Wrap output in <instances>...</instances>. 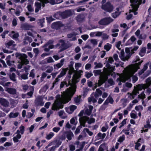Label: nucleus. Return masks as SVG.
Listing matches in <instances>:
<instances>
[{
  "instance_id": "1",
  "label": "nucleus",
  "mask_w": 151,
  "mask_h": 151,
  "mask_svg": "<svg viewBox=\"0 0 151 151\" xmlns=\"http://www.w3.org/2000/svg\"><path fill=\"white\" fill-rule=\"evenodd\" d=\"M140 59L139 57H136V60H134L133 61V62L135 63L129 65L128 67L126 68L124 73L121 75L117 79V81H119L118 83L119 85L120 86L122 85L121 82L123 83L125 82L126 81L130 79L132 75L137 71L138 69L139 68V65L143 62V61L142 60L138 63L137 62Z\"/></svg>"
},
{
  "instance_id": "2",
  "label": "nucleus",
  "mask_w": 151,
  "mask_h": 151,
  "mask_svg": "<svg viewBox=\"0 0 151 151\" xmlns=\"http://www.w3.org/2000/svg\"><path fill=\"white\" fill-rule=\"evenodd\" d=\"M72 96L69 95L65 91L63 92L61 97L56 99L53 104L52 109L54 110H57L63 108V104H64L68 102L71 100Z\"/></svg>"
},
{
  "instance_id": "3",
  "label": "nucleus",
  "mask_w": 151,
  "mask_h": 151,
  "mask_svg": "<svg viewBox=\"0 0 151 151\" xmlns=\"http://www.w3.org/2000/svg\"><path fill=\"white\" fill-rule=\"evenodd\" d=\"M142 1V0H130L131 3L132 9L129 10V14L127 17V19H129L132 17V14H131V12L133 13L135 15H136L138 13L136 11L137 10L139 5L141 4Z\"/></svg>"
},
{
  "instance_id": "4",
  "label": "nucleus",
  "mask_w": 151,
  "mask_h": 151,
  "mask_svg": "<svg viewBox=\"0 0 151 151\" xmlns=\"http://www.w3.org/2000/svg\"><path fill=\"white\" fill-rule=\"evenodd\" d=\"M79 78L77 76H75L73 78L72 81H69V85L70 86L65 91L72 96L76 91V84L79 81Z\"/></svg>"
},
{
  "instance_id": "5",
  "label": "nucleus",
  "mask_w": 151,
  "mask_h": 151,
  "mask_svg": "<svg viewBox=\"0 0 151 151\" xmlns=\"http://www.w3.org/2000/svg\"><path fill=\"white\" fill-rule=\"evenodd\" d=\"M106 1L107 0H102L101 8L106 12H111L114 9V6L110 1L106 2Z\"/></svg>"
},
{
  "instance_id": "6",
  "label": "nucleus",
  "mask_w": 151,
  "mask_h": 151,
  "mask_svg": "<svg viewBox=\"0 0 151 151\" xmlns=\"http://www.w3.org/2000/svg\"><path fill=\"white\" fill-rule=\"evenodd\" d=\"M59 42V43H58L55 46L56 48L59 47V48L60 49V52L62 51L72 45V44L70 42L66 43L65 41L63 40H60Z\"/></svg>"
},
{
  "instance_id": "7",
  "label": "nucleus",
  "mask_w": 151,
  "mask_h": 151,
  "mask_svg": "<svg viewBox=\"0 0 151 151\" xmlns=\"http://www.w3.org/2000/svg\"><path fill=\"white\" fill-rule=\"evenodd\" d=\"M95 121V119L94 118H89L88 117L85 116L81 117L79 119V121L81 125L84 127L86 126L85 124L87 121L88 124H91L92 123H94Z\"/></svg>"
},
{
  "instance_id": "8",
  "label": "nucleus",
  "mask_w": 151,
  "mask_h": 151,
  "mask_svg": "<svg viewBox=\"0 0 151 151\" xmlns=\"http://www.w3.org/2000/svg\"><path fill=\"white\" fill-rule=\"evenodd\" d=\"M106 68H104L103 69V71L105 76L108 77V76L111 75L112 76L113 73H112L114 71L115 69V66H111L109 63H107L106 65Z\"/></svg>"
},
{
  "instance_id": "9",
  "label": "nucleus",
  "mask_w": 151,
  "mask_h": 151,
  "mask_svg": "<svg viewBox=\"0 0 151 151\" xmlns=\"http://www.w3.org/2000/svg\"><path fill=\"white\" fill-rule=\"evenodd\" d=\"M16 56L20 59L23 64L27 65L29 63V61L27 59V56L26 54L18 53L16 54Z\"/></svg>"
},
{
  "instance_id": "10",
  "label": "nucleus",
  "mask_w": 151,
  "mask_h": 151,
  "mask_svg": "<svg viewBox=\"0 0 151 151\" xmlns=\"http://www.w3.org/2000/svg\"><path fill=\"white\" fill-rule=\"evenodd\" d=\"M114 20L110 17H106L101 19L99 22L101 25L106 26L112 22Z\"/></svg>"
},
{
  "instance_id": "11",
  "label": "nucleus",
  "mask_w": 151,
  "mask_h": 151,
  "mask_svg": "<svg viewBox=\"0 0 151 151\" xmlns=\"http://www.w3.org/2000/svg\"><path fill=\"white\" fill-rule=\"evenodd\" d=\"M131 54H127L125 55L124 52L123 50H122L119 55L120 59L123 61H125L128 60L131 56Z\"/></svg>"
},
{
  "instance_id": "12",
  "label": "nucleus",
  "mask_w": 151,
  "mask_h": 151,
  "mask_svg": "<svg viewBox=\"0 0 151 151\" xmlns=\"http://www.w3.org/2000/svg\"><path fill=\"white\" fill-rule=\"evenodd\" d=\"M64 26V25L61 22H57L52 23L51 27L53 29L57 30Z\"/></svg>"
},
{
  "instance_id": "13",
  "label": "nucleus",
  "mask_w": 151,
  "mask_h": 151,
  "mask_svg": "<svg viewBox=\"0 0 151 151\" xmlns=\"http://www.w3.org/2000/svg\"><path fill=\"white\" fill-rule=\"evenodd\" d=\"M108 78V77L106 76H105L104 74L102 73L100 76L99 77V80L98 82V87L101 86L105 81H106Z\"/></svg>"
},
{
  "instance_id": "14",
  "label": "nucleus",
  "mask_w": 151,
  "mask_h": 151,
  "mask_svg": "<svg viewBox=\"0 0 151 151\" xmlns=\"http://www.w3.org/2000/svg\"><path fill=\"white\" fill-rule=\"evenodd\" d=\"M42 2L45 3H49L50 4L53 5L56 4H59L63 1V0H41Z\"/></svg>"
},
{
  "instance_id": "15",
  "label": "nucleus",
  "mask_w": 151,
  "mask_h": 151,
  "mask_svg": "<svg viewBox=\"0 0 151 151\" xmlns=\"http://www.w3.org/2000/svg\"><path fill=\"white\" fill-rule=\"evenodd\" d=\"M61 18L65 19L71 15L72 13L70 10H66L63 12H60Z\"/></svg>"
},
{
  "instance_id": "16",
  "label": "nucleus",
  "mask_w": 151,
  "mask_h": 151,
  "mask_svg": "<svg viewBox=\"0 0 151 151\" xmlns=\"http://www.w3.org/2000/svg\"><path fill=\"white\" fill-rule=\"evenodd\" d=\"M5 91L10 94L16 95L17 93V90L14 88L7 87L6 88Z\"/></svg>"
},
{
  "instance_id": "17",
  "label": "nucleus",
  "mask_w": 151,
  "mask_h": 151,
  "mask_svg": "<svg viewBox=\"0 0 151 151\" xmlns=\"http://www.w3.org/2000/svg\"><path fill=\"white\" fill-rule=\"evenodd\" d=\"M77 106H76L72 105L69 106V107L66 108V111L69 114L72 113L76 109Z\"/></svg>"
},
{
  "instance_id": "18",
  "label": "nucleus",
  "mask_w": 151,
  "mask_h": 151,
  "mask_svg": "<svg viewBox=\"0 0 151 151\" xmlns=\"http://www.w3.org/2000/svg\"><path fill=\"white\" fill-rule=\"evenodd\" d=\"M0 103L5 107L9 106V102L6 99L3 98H0Z\"/></svg>"
},
{
  "instance_id": "19",
  "label": "nucleus",
  "mask_w": 151,
  "mask_h": 151,
  "mask_svg": "<svg viewBox=\"0 0 151 151\" xmlns=\"http://www.w3.org/2000/svg\"><path fill=\"white\" fill-rule=\"evenodd\" d=\"M77 35V34H76L74 32H73L68 34L67 35V37L68 38L70 39V41H75L77 39L76 37V35Z\"/></svg>"
},
{
  "instance_id": "20",
  "label": "nucleus",
  "mask_w": 151,
  "mask_h": 151,
  "mask_svg": "<svg viewBox=\"0 0 151 151\" xmlns=\"http://www.w3.org/2000/svg\"><path fill=\"white\" fill-rule=\"evenodd\" d=\"M88 108H85V114L89 116L91 113L93 109V107L91 105H89L88 106Z\"/></svg>"
},
{
  "instance_id": "21",
  "label": "nucleus",
  "mask_w": 151,
  "mask_h": 151,
  "mask_svg": "<svg viewBox=\"0 0 151 151\" xmlns=\"http://www.w3.org/2000/svg\"><path fill=\"white\" fill-rule=\"evenodd\" d=\"M64 61L65 59H62L60 60V63L54 65L53 66L54 69H58L61 68L63 65Z\"/></svg>"
},
{
  "instance_id": "22",
  "label": "nucleus",
  "mask_w": 151,
  "mask_h": 151,
  "mask_svg": "<svg viewBox=\"0 0 151 151\" xmlns=\"http://www.w3.org/2000/svg\"><path fill=\"white\" fill-rule=\"evenodd\" d=\"M46 62H45L44 60H43L40 63V64H44L46 63H53L54 62L53 59L51 57H48L46 58Z\"/></svg>"
},
{
  "instance_id": "23",
  "label": "nucleus",
  "mask_w": 151,
  "mask_h": 151,
  "mask_svg": "<svg viewBox=\"0 0 151 151\" xmlns=\"http://www.w3.org/2000/svg\"><path fill=\"white\" fill-rule=\"evenodd\" d=\"M21 27L24 29L28 30L33 27V26L29 24L24 23L22 25Z\"/></svg>"
},
{
  "instance_id": "24",
  "label": "nucleus",
  "mask_w": 151,
  "mask_h": 151,
  "mask_svg": "<svg viewBox=\"0 0 151 151\" xmlns=\"http://www.w3.org/2000/svg\"><path fill=\"white\" fill-rule=\"evenodd\" d=\"M101 88H99L96 89V91L94 93V96L95 98H97L99 97L102 94V92L100 89Z\"/></svg>"
},
{
  "instance_id": "25",
  "label": "nucleus",
  "mask_w": 151,
  "mask_h": 151,
  "mask_svg": "<svg viewBox=\"0 0 151 151\" xmlns=\"http://www.w3.org/2000/svg\"><path fill=\"white\" fill-rule=\"evenodd\" d=\"M35 105L37 106H42L44 104V102H43L42 100V99L39 98H37L35 101Z\"/></svg>"
},
{
  "instance_id": "26",
  "label": "nucleus",
  "mask_w": 151,
  "mask_h": 151,
  "mask_svg": "<svg viewBox=\"0 0 151 151\" xmlns=\"http://www.w3.org/2000/svg\"><path fill=\"white\" fill-rule=\"evenodd\" d=\"M146 83L144 84L146 88H148L151 85V77H149L145 80Z\"/></svg>"
},
{
  "instance_id": "27",
  "label": "nucleus",
  "mask_w": 151,
  "mask_h": 151,
  "mask_svg": "<svg viewBox=\"0 0 151 151\" xmlns=\"http://www.w3.org/2000/svg\"><path fill=\"white\" fill-rule=\"evenodd\" d=\"M10 56H8L6 58V63L7 64L10 66H12L14 65V63L15 61L14 60L12 61L10 60Z\"/></svg>"
},
{
  "instance_id": "28",
  "label": "nucleus",
  "mask_w": 151,
  "mask_h": 151,
  "mask_svg": "<svg viewBox=\"0 0 151 151\" xmlns=\"http://www.w3.org/2000/svg\"><path fill=\"white\" fill-rule=\"evenodd\" d=\"M68 70V68H63L61 71L60 74L58 76V78H61L64 76L66 73L67 71Z\"/></svg>"
},
{
  "instance_id": "29",
  "label": "nucleus",
  "mask_w": 151,
  "mask_h": 151,
  "mask_svg": "<svg viewBox=\"0 0 151 151\" xmlns=\"http://www.w3.org/2000/svg\"><path fill=\"white\" fill-rule=\"evenodd\" d=\"M35 5L36 7L35 9V12L37 13L40 9L41 7V3L36 2L35 3Z\"/></svg>"
},
{
  "instance_id": "30",
  "label": "nucleus",
  "mask_w": 151,
  "mask_h": 151,
  "mask_svg": "<svg viewBox=\"0 0 151 151\" xmlns=\"http://www.w3.org/2000/svg\"><path fill=\"white\" fill-rule=\"evenodd\" d=\"M45 19L44 18H43L39 19L37 20V24H39L41 27H43L44 26L43 24L45 22Z\"/></svg>"
},
{
  "instance_id": "31",
  "label": "nucleus",
  "mask_w": 151,
  "mask_h": 151,
  "mask_svg": "<svg viewBox=\"0 0 151 151\" xmlns=\"http://www.w3.org/2000/svg\"><path fill=\"white\" fill-rule=\"evenodd\" d=\"M135 35L139 39H143L146 38V36L144 38L141 34H140V31L139 29H137L135 33Z\"/></svg>"
},
{
  "instance_id": "32",
  "label": "nucleus",
  "mask_w": 151,
  "mask_h": 151,
  "mask_svg": "<svg viewBox=\"0 0 151 151\" xmlns=\"http://www.w3.org/2000/svg\"><path fill=\"white\" fill-rule=\"evenodd\" d=\"M93 73L95 76H97L99 75H100L99 77H100V76L102 74V73H104V71H103V72H102L101 70H93Z\"/></svg>"
},
{
  "instance_id": "33",
  "label": "nucleus",
  "mask_w": 151,
  "mask_h": 151,
  "mask_svg": "<svg viewBox=\"0 0 151 151\" xmlns=\"http://www.w3.org/2000/svg\"><path fill=\"white\" fill-rule=\"evenodd\" d=\"M135 87L138 90V91H139L142 90V89L146 88L144 84H138Z\"/></svg>"
},
{
  "instance_id": "34",
  "label": "nucleus",
  "mask_w": 151,
  "mask_h": 151,
  "mask_svg": "<svg viewBox=\"0 0 151 151\" xmlns=\"http://www.w3.org/2000/svg\"><path fill=\"white\" fill-rule=\"evenodd\" d=\"M73 133L71 131L67 132V137L69 140L72 139V137H73Z\"/></svg>"
},
{
  "instance_id": "35",
  "label": "nucleus",
  "mask_w": 151,
  "mask_h": 151,
  "mask_svg": "<svg viewBox=\"0 0 151 151\" xmlns=\"http://www.w3.org/2000/svg\"><path fill=\"white\" fill-rule=\"evenodd\" d=\"M106 134L105 133H102L101 132H99L97 134V137L99 139H103L105 137Z\"/></svg>"
},
{
  "instance_id": "36",
  "label": "nucleus",
  "mask_w": 151,
  "mask_h": 151,
  "mask_svg": "<svg viewBox=\"0 0 151 151\" xmlns=\"http://www.w3.org/2000/svg\"><path fill=\"white\" fill-rule=\"evenodd\" d=\"M21 137L20 134H17L13 138L14 142L15 143L18 142L19 141V139H20Z\"/></svg>"
},
{
  "instance_id": "37",
  "label": "nucleus",
  "mask_w": 151,
  "mask_h": 151,
  "mask_svg": "<svg viewBox=\"0 0 151 151\" xmlns=\"http://www.w3.org/2000/svg\"><path fill=\"white\" fill-rule=\"evenodd\" d=\"M112 45L109 43H107L104 46V49L107 51H109L111 48Z\"/></svg>"
},
{
  "instance_id": "38",
  "label": "nucleus",
  "mask_w": 151,
  "mask_h": 151,
  "mask_svg": "<svg viewBox=\"0 0 151 151\" xmlns=\"http://www.w3.org/2000/svg\"><path fill=\"white\" fill-rule=\"evenodd\" d=\"M54 135V134L53 132H50L46 135V138L47 140H49L52 138Z\"/></svg>"
},
{
  "instance_id": "39",
  "label": "nucleus",
  "mask_w": 151,
  "mask_h": 151,
  "mask_svg": "<svg viewBox=\"0 0 151 151\" xmlns=\"http://www.w3.org/2000/svg\"><path fill=\"white\" fill-rule=\"evenodd\" d=\"M19 114V112H16L15 113H13L11 112L9 115V118H15L17 117Z\"/></svg>"
},
{
  "instance_id": "40",
  "label": "nucleus",
  "mask_w": 151,
  "mask_h": 151,
  "mask_svg": "<svg viewBox=\"0 0 151 151\" xmlns=\"http://www.w3.org/2000/svg\"><path fill=\"white\" fill-rule=\"evenodd\" d=\"M130 116L132 118L135 119L137 118L136 112L134 111H132L130 114Z\"/></svg>"
},
{
  "instance_id": "41",
  "label": "nucleus",
  "mask_w": 151,
  "mask_h": 151,
  "mask_svg": "<svg viewBox=\"0 0 151 151\" xmlns=\"http://www.w3.org/2000/svg\"><path fill=\"white\" fill-rule=\"evenodd\" d=\"M46 68L47 69V70L45 72L47 73H50L53 70V67L50 66H47L46 67Z\"/></svg>"
},
{
  "instance_id": "42",
  "label": "nucleus",
  "mask_w": 151,
  "mask_h": 151,
  "mask_svg": "<svg viewBox=\"0 0 151 151\" xmlns=\"http://www.w3.org/2000/svg\"><path fill=\"white\" fill-rule=\"evenodd\" d=\"M147 64H145L143 68L139 72V75H142L147 69Z\"/></svg>"
},
{
  "instance_id": "43",
  "label": "nucleus",
  "mask_w": 151,
  "mask_h": 151,
  "mask_svg": "<svg viewBox=\"0 0 151 151\" xmlns=\"http://www.w3.org/2000/svg\"><path fill=\"white\" fill-rule=\"evenodd\" d=\"M86 132L88 133L90 136H91L93 134L92 132L90 131L89 129L87 128H84L82 132L83 133H86Z\"/></svg>"
},
{
  "instance_id": "44",
  "label": "nucleus",
  "mask_w": 151,
  "mask_h": 151,
  "mask_svg": "<svg viewBox=\"0 0 151 151\" xmlns=\"http://www.w3.org/2000/svg\"><path fill=\"white\" fill-rule=\"evenodd\" d=\"M68 73L69 75H71L75 71L73 67V65H71L69 66V68Z\"/></svg>"
},
{
  "instance_id": "45",
  "label": "nucleus",
  "mask_w": 151,
  "mask_h": 151,
  "mask_svg": "<svg viewBox=\"0 0 151 151\" xmlns=\"http://www.w3.org/2000/svg\"><path fill=\"white\" fill-rule=\"evenodd\" d=\"M94 64L95 65L94 68H101L103 66V65L101 63H97L96 62H95Z\"/></svg>"
},
{
  "instance_id": "46",
  "label": "nucleus",
  "mask_w": 151,
  "mask_h": 151,
  "mask_svg": "<svg viewBox=\"0 0 151 151\" xmlns=\"http://www.w3.org/2000/svg\"><path fill=\"white\" fill-rule=\"evenodd\" d=\"M34 90V88L33 87H32V90L31 91H29V92H28L27 94V96H29V98L32 97V96L33 94V91Z\"/></svg>"
},
{
  "instance_id": "47",
  "label": "nucleus",
  "mask_w": 151,
  "mask_h": 151,
  "mask_svg": "<svg viewBox=\"0 0 151 151\" xmlns=\"http://www.w3.org/2000/svg\"><path fill=\"white\" fill-rule=\"evenodd\" d=\"M82 126H83L81 124L80 125L78 126L77 127L75 132V135H77L80 133V130L82 128Z\"/></svg>"
},
{
  "instance_id": "48",
  "label": "nucleus",
  "mask_w": 151,
  "mask_h": 151,
  "mask_svg": "<svg viewBox=\"0 0 151 151\" xmlns=\"http://www.w3.org/2000/svg\"><path fill=\"white\" fill-rule=\"evenodd\" d=\"M10 79L13 81H16V75L15 73H13L12 74H11L9 76Z\"/></svg>"
},
{
  "instance_id": "49",
  "label": "nucleus",
  "mask_w": 151,
  "mask_h": 151,
  "mask_svg": "<svg viewBox=\"0 0 151 151\" xmlns=\"http://www.w3.org/2000/svg\"><path fill=\"white\" fill-rule=\"evenodd\" d=\"M47 72H43L40 78L41 81H43L44 79L47 76Z\"/></svg>"
},
{
  "instance_id": "50",
  "label": "nucleus",
  "mask_w": 151,
  "mask_h": 151,
  "mask_svg": "<svg viewBox=\"0 0 151 151\" xmlns=\"http://www.w3.org/2000/svg\"><path fill=\"white\" fill-rule=\"evenodd\" d=\"M146 48L145 47H143L142 48L139 52V54L141 56H143L145 53Z\"/></svg>"
},
{
  "instance_id": "51",
  "label": "nucleus",
  "mask_w": 151,
  "mask_h": 151,
  "mask_svg": "<svg viewBox=\"0 0 151 151\" xmlns=\"http://www.w3.org/2000/svg\"><path fill=\"white\" fill-rule=\"evenodd\" d=\"M109 35H108L106 33H104L103 32L102 36V38L103 40H107L109 39Z\"/></svg>"
},
{
  "instance_id": "52",
  "label": "nucleus",
  "mask_w": 151,
  "mask_h": 151,
  "mask_svg": "<svg viewBox=\"0 0 151 151\" xmlns=\"http://www.w3.org/2000/svg\"><path fill=\"white\" fill-rule=\"evenodd\" d=\"M92 73L91 72H86L85 76L87 78H89L93 76Z\"/></svg>"
},
{
  "instance_id": "53",
  "label": "nucleus",
  "mask_w": 151,
  "mask_h": 151,
  "mask_svg": "<svg viewBox=\"0 0 151 151\" xmlns=\"http://www.w3.org/2000/svg\"><path fill=\"white\" fill-rule=\"evenodd\" d=\"M54 42V41L52 40H50L48 41L43 46V47H47L48 45H52Z\"/></svg>"
},
{
  "instance_id": "54",
  "label": "nucleus",
  "mask_w": 151,
  "mask_h": 151,
  "mask_svg": "<svg viewBox=\"0 0 151 151\" xmlns=\"http://www.w3.org/2000/svg\"><path fill=\"white\" fill-rule=\"evenodd\" d=\"M14 42L13 41L11 40L6 43V46L8 47L9 46H12V45L15 46V45L14 44Z\"/></svg>"
},
{
  "instance_id": "55",
  "label": "nucleus",
  "mask_w": 151,
  "mask_h": 151,
  "mask_svg": "<svg viewBox=\"0 0 151 151\" xmlns=\"http://www.w3.org/2000/svg\"><path fill=\"white\" fill-rule=\"evenodd\" d=\"M77 120V118L76 117L72 118L70 120V122L72 124H73L76 125L77 124V123L76 122V121Z\"/></svg>"
},
{
  "instance_id": "56",
  "label": "nucleus",
  "mask_w": 151,
  "mask_h": 151,
  "mask_svg": "<svg viewBox=\"0 0 151 151\" xmlns=\"http://www.w3.org/2000/svg\"><path fill=\"white\" fill-rule=\"evenodd\" d=\"M138 97L141 99H144L145 98V95L143 92L138 96Z\"/></svg>"
},
{
  "instance_id": "57",
  "label": "nucleus",
  "mask_w": 151,
  "mask_h": 151,
  "mask_svg": "<svg viewBox=\"0 0 151 151\" xmlns=\"http://www.w3.org/2000/svg\"><path fill=\"white\" fill-rule=\"evenodd\" d=\"M54 17L57 19H60V18H61L60 12H58L55 14L54 15Z\"/></svg>"
},
{
  "instance_id": "58",
  "label": "nucleus",
  "mask_w": 151,
  "mask_h": 151,
  "mask_svg": "<svg viewBox=\"0 0 151 151\" xmlns=\"http://www.w3.org/2000/svg\"><path fill=\"white\" fill-rule=\"evenodd\" d=\"M121 41H119L116 42L115 44L117 48L119 50H121V48L120 47L121 46Z\"/></svg>"
},
{
  "instance_id": "59",
  "label": "nucleus",
  "mask_w": 151,
  "mask_h": 151,
  "mask_svg": "<svg viewBox=\"0 0 151 151\" xmlns=\"http://www.w3.org/2000/svg\"><path fill=\"white\" fill-rule=\"evenodd\" d=\"M144 127L146 128H150L151 127V125L150 123L149 120H148L146 122V124H145L144 126Z\"/></svg>"
},
{
  "instance_id": "60",
  "label": "nucleus",
  "mask_w": 151,
  "mask_h": 151,
  "mask_svg": "<svg viewBox=\"0 0 151 151\" xmlns=\"http://www.w3.org/2000/svg\"><path fill=\"white\" fill-rule=\"evenodd\" d=\"M131 93L133 94V95H135V96L137 94L139 93V91L136 88L135 86L134 87V89Z\"/></svg>"
},
{
  "instance_id": "61",
  "label": "nucleus",
  "mask_w": 151,
  "mask_h": 151,
  "mask_svg": "<svg viewBox=\"0 0 151 151\" xmlns=\"http://www.w3.org/2000/svg\"><path fill=\"white\" fill-rule=\"evenodd\" d=\"M59 78L58 77H58L55 79V80L53 82V83H52V87L53 88L54 87V86L55 85L57 84H58V82H59L60 81V79H59Z\"/></svg>"
},
{
  "instance_id": "62",
  "label": "nucleus",
  "mask_w": 151,
  "mask_h": 151,
  "mask_svg": "<svg viewBox=\"0 0 151 151\" xmlns=\"http://www.w3.org/2000/svg\"><path fill=\"white\" fill-rule=\"evenodd\" d=\"M135 109L137 111H142L143 109V107L141 105L136 106L135 107Z\"/></svg>"
},
{
  "instance_id": "63",
  "label": "nucleus",
  "mask_w": 151,
  "mask_h": 151,
  "mask_svg": "<svg viewBox=\"0 0 151 151\" xmlns=\"http://www.w3.org/2000/svg\"><path fill=\"white\" fill-rule=\"evenodd\" d=\"M90 41L91 43L94 45H96L97 44V41L96 39H92L90 40Z\"/></svg>"
},
{
  "instance_id": "64",
  "label": "nucleus",
  "mask_w": 151,
  "mask_h": 151,
  "mask_svg": "<svg viewBox=\"0 0 151 151\" xmlns=\"http://www.w3.org/2000/svg\"><path fill=\"white\" fill-rule=\"evenodd\" d=\"M125 139V137L124 135H122V136L120 137L118 140V142H123Z\"/></svg>"
}]
</instances>
